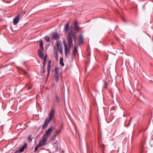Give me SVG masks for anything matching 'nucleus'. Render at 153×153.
<instances>
[{
    "instance_id": "obj_1",
    "label": "nucleus",
    "mask_w": 153,
    "mask_h": 153,
    "mask_svg": "<svg viewBox=\"0 0 153 153\" xmlns=\"http://www.w3.org/2000/svg\"><path fill=\"white\" fill-rule=\"evenodd\" d=\"M72 39L74 40L75 44H76V37L75 35L71 31V33H69L68 36L67 42L69 45V48L67 47V45L64 42L63 43L65 56H67V54L69 53L71 48L73 45Z\"/></svg>"
},
{
    "instance_id": "obj_2",
    "label": "nucleus",
    "mask_w": 153,
    "mask_h": 153,
    "mask_svg": "<svg viewBox=\"0 0 153 153\" xmlns=\"http://www.w3.org/2000/svg\"><path fill=\"white\" fill-rule=\"evenodd\" d=\"M54 114V110L53 109L51 110L49 114V117H47L45 120L44 123L42 126V128L44 129L48 124L49 122L51 121L53 118V117Z\"/></svg>"
},
{
    "instance_id": "obj_3",
    "label": "nucleus",
    "mask_w": 153,
    "mask_h": 153,
    "mask_svg": "<svg viewBox=\"0 0 153 153\" xmlns=\"http://www.w3.org/2000/svg\"><path fill=\"white\" fill-rule=\"evenodd\" d=\"M55 126L51 127L45 132L43 136V137H44L47 139L49 135H50L52 132L54 130Z\"/></svg>"
},
{
    "instance_id": "obj_4",
    "label": "nucleus",
    "mask_w": 153,
    "mask_h": 153,
    "mask_svg": "<svg viewBox=\"0 0 153 153\" xmlns=\"http://www.w3.org/2000/svg\"><path fill=\"white\" fill-rule=\"evenodd\" d=\"M59 69L58 68H55V72L54 73V77L55 78V81L58 82L59 81V76L60 74H58Z\"/></svg>"
},
{
    "instance_id": "obj_5",
    "label": "nucleus",
    "mask_w": 153,
    "mask_h": 153,
    "mask_svg": "<svg viewBox=\"0 0 153 153\" xmlns=\"http://www.w3.org/2000/svg\"><path fill=\"white\" fill-rule=\"evenodd\" d=\"M19 15H17L13 19V22L14 25H16L19 22Z\"/></svg>"
},
{
    "instance_id": "obj_6",
    "label": "nucleus",
    "mask_w": 153,
    "mask_h": 153,
    "mask_svg": "<svg viewBox=\"0 0 153 153\" xmlns=\"http://www.w3.org/2000/svg\"><path fill=\"white\" fill-rule=\"evenodd\" d=\"M43 139L40 141L38 145L40 147L43 146L47 141V139L43 137Z\"/></svg>"
},
{
    "instance_id": "obj_7",
    "label": "nucleus",
    "mask_w": 153,
    "mask_h": 153,
    "mask_svg": "<svg viewBox=\"0 0 153 153\" xmlns=\"http://www.w3.org/2000/svg\"><path fill=\"white\" fill-rule=\"evenodd\" d=\"M65 32H68L69 31V32H68V35L69 33H71V31L72 32L71 30L69 28V23L68 22L65 26Z\"/></svg>"
},
{
    "instance_id": "obj_8",
    "label": "nucleus",
    "mask_w": 153,
    "mask_h": 153,
    "mask_svg": "<svg viewBox=\"0 0 153 153\" xmlns=\"http://www.w3.org/2000/svg\"><path fill=\"white\" fill-rule=\"evenodd\" d=\"M59 35L57 33H54L52 34V39L57 40L59 39Z\"/></svg>"
},
{
    "instance_id": "obj_9",
    "label": "nucleus",
    "mask_w": 153,
    "mask_h": 153,
    "mask_svg": "<svg viewBox=\"0 0 153 153\" xmlns=\"http://www.w3.org/2000/svg\"><path fill=\"white\" fill-rule=\"evenodd\" d=\"M51 61L49 60L48 63V66L47 68V71H48V74L47 75V77H48L50 72V71L51 69Z\"/></svg>"
},
{
    "instance_id": "obj_10",
    "label": "nucleus",
    "mask_w": 153,
    "mask_h": 153,
    "mask_svg": "<svg viewBox=\"0 0 153 153\" xmlns=\"http://www.w3.org/2000/svg\"><path fill=\"white\" fill-rule=\"evenodd\" d=\"M78 41L79 42V44H82L83 43V38L82 35V34H80L78 38Z\"/></svg>"
},
{
    "instance_id": "obj_11",
    "label": "nucleus",
    "mask_w": 153,
    "mask_h": 153,
    "mask_svg": "<svg viewBox=\"0 0 153 153\" xmlns=\"http://www.w3.org/2000/svg\"><path fill=\"white\" fill-rule=\"evenodd\" d=\"M38 53L39 56L41 59H43L45 57L42 51L40 49L38 50Z\"/></svg>"
},
{
    "instance_id": "obj_12",
    "label": "nucleus",
    "mask_w": 153,
    "mask_h": 153,
    "mask_svg": "<svg viewBox=\"0 0 153 153\" xmlns=\"http://www.w3.org/2000/svg\"><path fill=\"white\" fill-rule=\"evenodd\" d=\"M27 144L26 143H25L22 147L19 149L20 152H23L25 149L27 147Z\"/></svg>"
},
{
    "instance_id": "obj_13",
    "label": "nucleus",
    "mask_w": 153,
    "mask_h": 153,
    "mask_svg": "<svg viewBox=\"0 0 153 153\" xmlns=\"http://www.w3.org/2000/svg\"><path fill=\"white\" fill-rule=\"evenodd\" d=\"M53 54L54 56L56 59L57 60L58 56V51L55 48L53 50Z\"/></svg>"
},
{
    "instance_id": "obj_14",
    "label": "nucleus",
    "mask_w": 153,
    "mask_h": 153,
    "mask_svg": "<svg viewBox=\"0 0 153 153\" xmlns=\"http://www.w3.org/2000/svg\"><path fill=\"white\" fill-rule=\"evenodd\" d=\"M62 128H61L60 129L58 130H56L54 132L53 134V138H54L55 137H56L57 135L59 134H60V133L61 132V131Z\"/></svg>"
},
{
    "instance_id": "obj_15",
    "label": "nucleus",
    "mask_w": 153,
    "mask_h": 153,
    "mask_svg": "<svg viewBox=\"0 0 153 153\" xmlns=\"http://www.w3.org/2000/svg\"><path fill=\"white\" fill-rule=\"evenodd\" d=\"M74 27L75 28V30L76 31H79V26L76 21H75V22Z\"/></svg>"
},
{
    "instance_id": "obj_16",
    "label": "nucleus",
    "mask_w": 153,
    "mask_h": 153,
    "mask_svg": "<svg viewBox=\"0 0 153 153\" xmlns=\"http://www.w3.org/2000/svg\"><path fill=\"white\" fill-rule=\"evenodd\" d=\"M40 42V50L42 51H44V48L43 47V43L41 39H40L39 41Z\"/></svg>"
},
{
    "instance_id": "obj_17",
    "label": "nucleus",
    "mask_w": 153,
    "mask_h": 153,
    "mask_svg": "<svg viewBox=\"0 0 153 153\" xmlns=\"http://www.w3.org/2000/svg\"><path fill=\"white\" fill-rule=\"evenodd\" d=\"M57 46L58 49L63 48L62 45L59 41L57 42Z\"/></svg>"
},
{
    "instance_id": "obj_18",
    "label": "nucleus",
    "mask_w": 153,
    "mask_h": 153,
    "mask_svg": "<svg viewBox=\"0 0 153 153\" xmlns=\"http://www.w3.org/2000/svg\"><path fill=\"white\" fill-rule=\"evenodd\" d=\"M63 58L62 57H61L60 59L59 63L60 65L62 66H63L64 65V64L63 62Z\"/></svg>"
},
{
    "instance_id": "obj_19",
    "label": "nucleus",
    "mask_w": 153,
    "mask_h": 153,
    "mask_svg": "<svg viewBox=\"0 0 153 153\" xmlns=\"http://www.w3.org/2000/svg\"><path fill=\"white\" fill-rule=\"evenodd\" d=\"M77 51V47L76 45H75L74 47V49L73 52V54L74 55L76 53Z\"/></svg>"
},
{
    "instance_id": "obj_20",
    "label": "nucleus",
    "mask_w": 153,
    "mask_h": 153,
    "mask_svg": "<svg viewBox=\"0 0 153 153\" xmlns=\"http://www.w3.org/2000/svg\"><path fill=\"white\" fill-rule=\"evenodd\" d=\"M43 59H44V61L43 62V66H44L46 64V62L47 59V56H45V57L44 58H43Z\"/></svg>"
},
{
    "instance_id": "obj_21",
    "label": "nucleus",
    "mask_w": 153,
    "mask_h": 153,
    "mask_svg": "<svg viewBox=\"0 0 153 153\" xmlns=\"http://www.w3.org/2000/svg\"><path fill=\"white\" fill-rule=\"evenodd\" d=\"M45 38L47 42H50V39L49 37L48 36H45Z\"/></svg>"
},
{
    "instance_id": "obj_22",
    "label": "nucleus",
    "mask_w": 153,
    "mask_h": 153,
    "mask_svg": "<svg viewBox=\"0 0 153 153\" xmlns=\"http://www.w3.org/2000/svg\"><path fill=\"white\" fill-rule=\"evenodd\" d=\"M28 141L29 142H31L32 140V138H31V136L30 135L29 136V137H28Z\"/></svg>"
},
{
    "instance_id": "obj_23",
    "label": "nucleus",
    "mask_w": 153,
    "mask_h": 153,
    "mask_svg": "<svg viewBox=\"0 0 153 153\" xmlns=\"http://www.w3.org/2000/svg\"><path fill=\"white\" fill-rule=\"evenodd\" d=\"M39 147H40L38 145H37V146H36V147H35V149H34V151H37V150L38 149Z\"/></svg>"
},
{
    "instance_id": "obj_24",
    "label": "nucleus",
    "mask_w": 153,
    "mask_h": 153,
    "mask_svg": "<svg viewBox=\"0 0 153 153\" xmlns=\"http://www.w3.org/2000/svg\"><path fill=\"white\" fill-rule=\"evenodd\" d=\"M56 98L57 102L59 101V97L57 95H56Z\"/></svg>"
},
{
    "instance_id": "obj_25",
    "label": "nucleus",
    "mask_w": 153,
    "mask_h": 153,
    "mask_svg": "<svg viewBox=\"0 0 153 153\" xmlns=\"http://www.w3.org/2000/svg\"><path fill=\"white\" fill-rule=\"evenodd\" d=\"M22 152H20V150L19 149L16 150L14 153H20Z\"/></svg>"
},
{
    "instance_id": "obj_26",
    "label": "nucleus",
    "mask_w": 153,
    "mask_h": 153,
    "mask_svg": "<svg viewBox=\"0 0 153 153\" xmlns=\"http://www.w3.org/2000/svg\"><path fill=\"white\" fill-rule=\"evenodd\" d=\"M58 50H59L60 53L61 54H62V52H63V48H61V49L60 48V49H59Z\"/></svg>"
},
{
    "instance_id": "obj_27",
    "label": "nucleus",
    "mask_w": 153,
    "mask_h": 153,
    "mask_svg": "<svg viewBox=\"0 0 153 153\" xmlns=\"http://www.w3.org/2000/svg\"><path fill=\"white\" fill-rule=\"evenodd\" d=\"M45 71V69L44 66H43L42 67V72L44 73Z\"/></svg>"
},
{
    "instance_id": "obj_28",
    "label": "nucleus",
    "mask_w": 153,
    "mask_h": 153,
    "mask_svg": "<svg viewBox=\"0 0 153 153\" xmlns=\"http://www.w3.org/2000/svg\"><path fill=\"white\" fill-rule=\"evenodd\" d=\"M27 74V72L24 70L23 71V74L25 75Z\"/></svg>"
},
{
    "instance_id": "obj_29",
    "label": "nucleus",
    "mask_w": 153,
    "mask_h": 153,
    "mask_svg": "<svg viewBox=\"0 0 153 153\" xmlns=\"http://www.w3.org/2000/svg\"><path fill=\"white\" fill-rule=\"evenodd\" d=\"M107 84V82L105 81L104 82V84L105 85H106Z\"/></svg>"
},
{
    "instance_id": "obj_30",
    "label": "nucleus",
    "mask_w": 153,
    "mask_h": 153,
    "mask_svg": "<svg viewBox=\"0 0 153 153\" xmlns=\"http://www.w3.org/2000/svg\"><path fill=\"white\" fill-rule=\"evenodd\" d=\"M31 88H31V87H30L29 88H28V89H31Z\"/></svg>"
},
{
    "instance_id": "obj_31",
    "label": "nucleus",
    "mask_w": 153,
    "mask_h": 153,
    "mask_svg": "<svg viewBox=\"0 0 153 153\" xmlns=\"http://www.w3.org/2000/svg\"><path fill=\"white\" fill-rule=\"evenodd\" d=\"M62 153H64V151H62Z\"/></svg>"
},
{
    "instance_id": "obj_32",
    "label": "nucleus",
    "mask_w": 153,
    "mask_h": 153,
    "mask_svg": "<svg viewBox=\"0 0 153 153\" xmlns=\"http://www.w3.org/2000/svg\"><path fill=\"white\" fill-rule=\"evenodd\" d=\"M131 119V118L130 120Z\"/></svg>"
}]
</instances>
